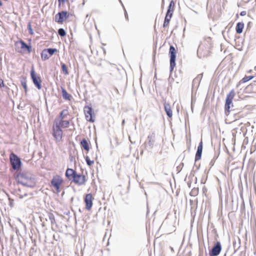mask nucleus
Returning a JSON list of instances; mask_svg holds the SVG:
<instances>
[{
	"label": "nucleus",
	"instance_id": "nucleus-17",
	"mask_svg": "<svg viewBox=\"0 0 256 256\" xmlns=\"http://www.w3.org/2000/svg\"><path fill=\"white\" fill-rule=\"evenodd\" d=\"M202 151V142L201 141L198 147V150L195 156V161L200 159Z\"/></svg>",
	"mask_w": 256,
	"mask_h": 256
},
{
	"label": "nucleus",
	"instance_id": "nucleus-18",
	"mask_svg": "<svg viewBox=\"0 0 256 256\" xmlns=\"http://www.w3.org/2000/svg\"><path fill=\"white\" fill-rule=\"evenodd\" d=\"M164 110L166 113L167 116L171 118L172 116V110L171 106L170 104L164 102Z\"/></svg>",
	"mask_w": 256,
	"mask_h": 256
},
{
	"label": "nucleus",
	"instance_id": "nucleus-20",
	"mask_svg": "<svg viewBox=\"0 0 256 256\" xmlns=\"http://www.w3.org/2000/svg\"><path fill=\"white\" fill-rule=\"evenodd\" d=\"M244 24L242 22H239L236 24V30L237 34H240L243 31Z\"/></svg>",
	"mask_w": 256,
	"mask_h": 256
},
{
	"label": "nucleus",
	"instance_id": "nucleus-5",
	"mask_svg": "<svg viewBox=\"0 0 256 256\" xmlns=\"http://www.w3.org/2000/svg\"><path fill=\"white\" fill-rule=\"evenodd\" d=\"M15 46L16 50L20 53H30L32 52V48L30 46L26 44L23 40H20L15 42Z\"/></svg>",
	"mask_w": 256,
	"mask_h": 256
},
{
	"label": "nucleus",
	"instance_id": "nucleus-15",
	"mask_svg": "<svg viewBox=\"0 0 256 256\" xmlns=\"http://www.w3.org/2000/svg\"><path fill=\"white\" fill-rule=\"evenodd\" d=\"M222 250V246L220 242H217L210 252V256H218Z\"/></svg>",
	"mask_w": 256,
	"mask_h": 256
},
{
	"label": "nucleus",
	"instance_id": "nucleus-4",
	"mask_svg": "<svg viewBox=\"0 0 256 256\" xmlns=\"http://www.w3.org/2000/svg\"><path fill=\"white\" fill-rule=\"evenodd\" d=\"M64 183V180L62 176L56 174L53 176L50 184L52 192L58 194L60 192V188Z\"/></svg>",
	"mask_w": 256,
	"mask_h": 256
},
{
	"label": "nucleus",
	"instance_id": "nucleus-36",
	"mask_svg": "<svg viewBox=\"0 0 256 256\" xmlns=\"http://www.w3.org/2000/svg\"><path fill=\"white\" fill-rule=\"evenodd\" d=\"M114 90H116V92L117 94H119V92H118V88H114Z\"/></svg>",
	"mask_w": 256,
	"mask_h": 256
},
{
	"label": "nucleus",
	"instance_id": "nucleus-34",
	"mask_svg": "<svg viewBox=\"0 0 256 256\" xmlns=\"http://www.w3.org/2000/svg\"><path fill=\"white\" fill-rule=\"evenodd\" d=\"M28 26H29V29H30V34H33V31H32V28H31L30 24H29Z\"/></svg>",
	"mask_w": 256,
	"mask_h": 256
},
{
	"label": "nucleus",
	"instance_id": "nucleus-28",
	"mask_svg": "<svg viewBox=\"0 0 256 256\" xmlns=\"http://www.w3.org/2000/svg\"><path fill=\"white\" fill-rule=\"evenodd\" d=\"M86 162L87 164L89 166H91L94 164V161L91 160L88 156H86Z\"/></svg>",
	"mask_w": 256,
	"mask_h": 256
},
{
	"label": "nucleus",
	"instance_id": "nucleus-37",
	"mask_svg": "<svg viewBox=\"0 0 256 256\" xmlns=\"http://www.w3.org/2000/svg\"><path fill=\"white\" fill-rule=\"evenodd\" d=\"M252 70H248L246 72L247 73H249V74L250 73H252Z\"/></svg>",
	"mask_w": 256,
	"mask_h": 256
},
{
	"label": "nucleus",
	"instance_id": "nucleus-2",
	"mask_svg": "<svg viewBox=\"0 0 256 256\" xmlns=\"http://www.w3.org/2000/svg\"><path fill=\"white\" fill-rule=\"evenodd\" d=\"M14 178L18 183L24 186L32 187L36 184L32 175L27 172H18L16 174Z\"/></svg>",
	"mask_w": 256,
	"mask_h": 256
},
{
	"label": "nucleus",
	"instance_id": "nucleus-6",
	"mask_svg": "<svg viewBox=\"0 0 256 256\" xmlns=\"http://www.w3.org/2000/svg\"><path fill=\"white\" fill-rule=\"evenodd\" d=\"M10 160L12 168L18 170L22 166V162L20 158L15 154L12 152L10 155Z\"/></svg>",
	"mask_w": 256,
	"mask_h": 256
},
{
	"label": "nucleus",
	"instance_id": "nucleus-27",
	"mask_svg": "<svg viewBox=\"0 0 256 256\" xmlns=\"http://www.w3.org/2000/svg\"><path fill=\"white\" fill-rule=\"evenodd\" d=\"M58 7L64 6L65 4H69V0H58Z\"/></svg>",
	"mask_w": 256,
	"mask_h": 256
},
{
	"label": "nucleus",
	"instance_id": "nucleus-23",
	"mask_svg": "<svg viewBox=\"0 0 256 256\" xmlns=\"http://www.w3.org/2000/svg\"><path fill=\"white\" fill-rule=\"evenodd\" d=\"M175 8V2L174 0H171L168 6L167 12H174Z\"/></svg>",
	"mask_w": 256,
	"mask_h": 256
},
{
	"label": "nucleus",
	"instance_id": "nucleus-29",
	"mask_svg": "<svg viewBox=\"0 0 256 256\" xmlns=\"http://www.w3.org/2000/svg\"><path fill=\"white\" fill-rule=\"evenodd\" d=\"M58 34L61 36H64L66 35V31L63 28H60L58 30Z\"/></svg>",
	"mask_w": 256,
	"mask_h": 256
},
{
	"label": "nucleus",
	"instance_id": "nucleus-33",
	"mask_svg": "<svg viewBox=\"0 0 256 256\" xmlns=\"http://www.w3.org/2000/svg\"><path fill=\"white\" fill-rule=\"evenodd\" d=\"M246 11H242V12H240V15L241 16H246Z\"/></svg>",
	"mask_w": 256,
	"mask_h": 256
},
{
	"label": "nucleus",
	"instance_id": "nucleus-39",
	"mask_svg": "<svg viewBox=\"0 0 256 256\" xmlns=\"http://www.w3.org/2000/svg\"><path fill=\"white\" fill-rule=\"evenodd\" d=\"M2 2H1V1H0V6H2Z\"/></svg>",
	"mask_w": 256,
	"mask_h": 256
},
{
	"label": "nucleus",
	"instance_id": "nucleus-25",
	"mask_svg": "<svg viewBox=\"0 0 256 256\" xmlns=\"http://www.w3.org/2000/svg\"><path fill=\"white\" fill-rule=\"evenodd\" d=\"M171 18L166 16L163 24L164 28L168 27Z\"/></svg>",
	"mask_w": 256,
	"mask_h": 256
},
{
	"label": "nucleus",
	"instance_id": "nucleus-9",
	"mask_svg": "<svg viewBox=\"0 0 256 256\" xmlns=\"http://www.w3.org/2000/svg\"><path fill=\"white\" fill-rule=\"evenodd\" d=\"M177 50L173 46H170L169 50V54L170 56V71H172L176 66V54Z\"/></svg>",
	"mask_w": 256,
	"mask_h": 256
},
{
	"label": "nucleus",
	"instance_id": "nucleus-31",
	"mask_svg": "<svg viewBox=\"0 0 256 256\" xmlns=\"http://www.w3.org/2000/svg\"><path fill=\"white\" fill-rule=\"evenodd\" d=\"M173 12H167L166 14V16H167L170 18H172V17L173 15Z\"/></svg>",
	"mask_w": 256,
	"mask_h": 256
},
{
	"label": "nucleus",
	"instance_id": "nucleus-22",
	"mask_svg": "<svg viewBox=\"0 0 256 256\" xmlns=\"http://www.w3.org/2000/svg\"><path fill=\"white\" fill-rule=\"evenodd\" d=\"M80 145L81 146L86 150H88L89 148V144L88 143L86 139H83L81 142H80Z\"/></svg>",
	"mask_w": 256,
	"mask_h": 256
},
{
	"label": "nucleus",
	"instance_id": "nucleus-40",
	"mask_svg": "<svg viewBox=\"0 0 256 256\" xmlns=\"http://www.w3.org/2000/svg\"><path fill=\"white\" fill-rule=\"evenodd\" d=\"M254 70L256 72V66L254 67Z\"/></svg>",
	"mask_w": 256,
	"mask_h": 256
},
{
	"label": "nucleus",
	"instance_id": "nucleus-1",
	"mask_svg": "<svg viewBox=\"0 0 256 256\" xmlns=\"http://www.w3.org/2000/svg\"><path fill=\"white\" fill-rule=\"evenodd\" d=\"M68 116H70L68 110H63L54 122L52 134L56 142H60L62 140V130L70 132H74L75 130L74 124L72 120H66Z\"/></svg>",
	"mask_w": 256,
	"mask_h": 256
},
{
	"label": "nucleus",
	"instance_id": "nucleus-8",
	"mask_svg": "<svg viewBox=\"0 0 256 256\" xmlns=\"http://www.w3.org/2000/svg\"><path fill=\"white\" fill-rule=\"evenodd\" d=\"M84 111L86 120L90 122H94L95 120V114H94L92 107L88 106H86L84 107Z\"/></svg>",
	"mask_w": 256,
	"mask_h": 256
},
{
	"label": "nucleus",
	"instance_id": "nucleus-21",
	"mask_svg": "<svg viewBox=\"0 0 256 256\" xmlns=\"http://www.w3.org/2000/svg\"><path fill=\"white\" fill-rule=\"evenodd\" d=\"M62 97L64 100H70L71 96L66 92L64 88H62Z\"/></svg>",
	"mask_w": 256,
	"mask_h": 256
},
{
	"label": "nucleus",
	"instance_id": "nucleus-30",
	"mask_svg": "<svg viewBox=\"0 0 256 256\" xmlns=\"http://www.w3.org/2000/svg\"><path fill=\"white\" fill-rule=\"evenodd\" d=\"M148 140H149L150 144H152L153 142H154V136L153 135L149 136H148Z\"/></svg>",
	"mask_w": 256,
	"mask_h": 256
},
{
	"label": "nucleus",
	"instance_id": "nucleus-13",
	"mask_svg": "<svg viewBox=\"0 0 256 256\" xmlns=\"http://www.w3.org/2000/svg\"><path fill=\"white\" fill-rule=\"evenodd\" d=\"M94 197L91 194H86L84 197V202L86 204L85 208L88 210H90L92 206Z\"/></svg>",
	"mask_w": 256,
	"mask_h": 256
},
{
	"label": "nucleus",
	"instance_id": "nucleus-11",
	"mask_svg": "<svg viewBox=\"0 0 256 256\" xmlns=\"http://www.w3.org/2000/svg\"><path fill=\"white\" fill-rule=\"evenodd\" d=\"M72 180L75 184L78 186L84 185L86 182V178L85 176L78 174L77 173Z\"/></svg>",
	"mask_w": 256,
	"mask_h": 256
},
{
	"label": "nucleus",
	"instance_id": "nucleus-38",
	"mask_svg": "<svg viewBox=\"0 0 256 256\" xmlns=\"http://www.w3.org/2000/svg\"><path fill=\"white\" fill-rule=\"evenodd\" d=\"M250 86L252 87V84H250L248 85V86H247L246 88H248V87H250Z\"/></svg>",
	"mask_w": 256,
	"mask_h": 256
},
{
	"label": "nucleus",
	"instance_id": "nucleus-26",
	"mask_svg": "<svg viewBox=\"0 0 256 256\" xmlns=\"http://www.w3.org/2000/svg\"><path fill=\"white\" fill-rule=\"evenodd\" d=\"M61 65H62V71L63 73L65 75L68 74V68H67L66 65L63 63Z\"/></svg>",
	"mask_w": 256,
	"mask_h": 256
},
{
	"label": "nucleus",
	"instance_id": "nucleus-10",
	"mask_svg": "<svg viewBox=\"0 0 256 256\" xmlns=\"http://www.w3.org/2000/svg\"><path fill=\"white\" fill-rule=\"evenodd\" d=\"M57 52L58 50L56 48H49L44 49L40 54L41 58L44 61L48 60L52 56Z\"/></svg>",
	"mask_w": 256,
	"mask_h": 256
},
{
	"label": "nucleus",
	"instance_id": "nucleus-12",
	"mask_svg": "<svg viewBox=\"0 0 256 256\" xmlns=\"http://www.w3.org/2000/svg\"><path fill=\"white\" fill-rule=\"evenodd\" d=\"M30 76L34 84L38 90H40L42 88V80L39 76L36 75L34 68L30 71Z\"/></svg>",
	"mask_w": 256,
	"mask_h": 256
},
{
	"label": "nucleus",
	"instance_id": "nucleus-14",
	"mask_svg": "<svg viewBox=\"0 0 256 256\" xmlns=\"http://www.w3.org/2000/svg\"><path fill=\"white\" fill-rule=\"evenodd\" d=\"M69 15L66 11H62L58 12L55 16V20L56 22L62 24L68 17Z\"/></svg>",
	"mask_w": 256,
	"mask_h": 256
},
{
	"label": "nucleus",
	"instance_id": "nucleus-7",
	"mask_svg": "<svg viewBox=\"0 0 256 256\" xmlns=\"http://www.w3.org/2000/svg\"><path fill=\"white\" fill-rule=\"evenodd\" d=\"M236 93L234 90H231L230 92L227 94L225 105L224 110L226 112L229 113L230 112V108L233 106L232 100L235 96Z\"/></svg>",
	"mask_w": 256,
	"mask_h": 256
},
{
	"label": "nucleus",
	"instance_id": "nucleus-32",
	"mask_svg": "<svg viewBox=\"0 0 256 256\" xmlns=\"http://www.w3.org/2000/svg\"><path fill=\"white\" fill-rule=\"evenodd\" d=\"M22 85L24 88L25 92H26V91H27V86H26V82H23V83H22Z\"/></svg>",
	"mask_w": 256,
	"mask_h": 256
},
{
	"label": "nucleus",
	"instance_id": "nucleus-16",
	"mask_svg": "<svg viewBox=\"0 0 256 256\" xmlns=\"http://www.w3.org/2000/svg\"><path fill=\"white\" fill-rule=\"evenodd\" d=\"M76 172L72 168H68L66 172V176L69 180H72L74 176L76 174Z\"/></svg>",
	"mask_w": 256,
	"mask_h": 256
},
{
	"label": "nucleus",
	"instance_id": "nucleus-24",
	"mask_svg": "<svg viewBox=\"0 0 256 256\" xmlns=\"http://www.w3.org/2000/svg\"><path fill=\"white\" fill-rule=\"evenodd\" d=\"M199 190L198 188H194L190 191V194L192 196H196L198 195Z\"/></svg>",
	"mask_w": 256,
	"mask_h": 256
},
{
	"label": "nucleus",
	"instance_id": "nucleus-35",
	"mask_svg": "<svg viewBox=\"0 0 256 256\" xmlns=\"http://www.w3.org/2000/svg\"><path fill=\"white\" fill-rule=\"evenodd\" d=\"M124 15H125V17H126V18L127 20H128V14H127V12H126V11L125 12Z\"/></svg>",
	"mask_w": 256,
	"mask_h": 256
},
{
	"label": "nucleus",
	"instance_id": "nucleus-3",
	"mask_svg": "<svg viewBox=\"0 0 256 256\" xmlns=\"http://www.w3.org/2000/svg\"><path fill=\"white\" fill-rule=\"evenodd\" d=\"M212 47L211 39L210 38L204 39L198 48L197 54L198 57L204 58L208 56L210 53Z\"/></svg>",
	"mask_w": 256,
	"mask_h": 256
},
{
	"label": "nucleus",
	"instance_id": "nucleus-19",
	"mask_svg": "<svg viewBox=\"0 0 256 256\" xmlns=\"http://www.w3.org/2000/svg\"><path fill=\"white\" fill-rule=\"evenodd\" d=\"M254 76H245L242 79H241L238 84V86L244 84L250 80L253 79L254 78Z\"/></svg>",
	"mask_w": 256,
	"mask_h": 256
}]
</instances>
